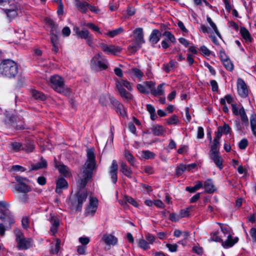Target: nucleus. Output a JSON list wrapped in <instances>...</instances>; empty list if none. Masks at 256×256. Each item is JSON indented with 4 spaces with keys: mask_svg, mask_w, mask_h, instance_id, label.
Returning a JSON list of instances; mask_svg holds the SVG:
<instances>
[{
    "mask_svg": "<svg viewBox=\"0 0 256 256\" xmlns=\"http://www.w3.org/2000/svg\"><path fill=\"white\" fill-rule=\"evenodd\" d=\"M124 200H125L126 202L136 207H137L138 206L137 202L135 201V200L134 198H132L131 197L125 196H124Z\"/></svg>",
    "mask_w": 256,
    "mask_h": 256,
    "instance_id": "54",
    "label": "nucleus"
},
{
    "mask_svg": "<svg viewBox=\"0 0 256 256\" xmlns=\"http://www.w3.org/2000/svg\"><path fill=\"white\" fill-rule=\"evenodd\" d=\"M138 246L141 248L146 250L150 248L149 243L144 238H140L137 240Z\"/></svg>",
    "mask_w": 256,
    "mask_h": 256,
    "instance_id": "35",
    "label": "nucleus"
},
{
    "mask_svg": "<svg viewBox=\"0 0 256 256\" xmlns=\"http://www.w3.org/2000/svg\"><path fill=\"white\" fill-rule=\"evenodd\" d=\"M164 84H159L157 88H154L152 92V94L154 96L163 95L164 93Z\"/></svg>",
    "mask_w": 256,
    "mask_h": 256,
    "instance_id": "28",
    "label": "nucleus"
},
{
    "mask_svg": "<svg viewBox=\"0 0 256 256\" xmlns=\"http://www.w3.org/2000/svg\"><path fill=\"white\" fill-rule=\"evenodd\" d=\"M238 116H240L243 124L245 125L246 126H248V118L246 116L244 108L242 107L240 108Z\"/></svg>",
    "mask_w": 256,
    "mask_h": 256,
    "instance_id": "27",
    "label": "nucleus"
},
{
    "mask_svg": "<svg viewBox=\"0 0 256 256\" xmlns=\"http://www.w3.org/2000/svg\"><path fill=\"white\" fill-rule=\"evenodd\" d=\"M210 156L216 165L220 168H222V158L219 154L218 151L210 152Z\"/></svg>",
    "mask_w": 256,
    "mask_h": 256,
    "instance_id": "11",
    "label": "nucleus"
},
{
    "mask_svg": "<svg viewBox=\"0 0 256 256\" xmlns=\"http://www.w3.org/2000/svg\"><path fill=\"white\" fill-rule=\"evenodd\" d=\"M18 67L16 64L11 60H6L0 64V74L7 78L14 76L18 73Z\"/></svg>",
    "mask_w": 256,
    "mask_h": 256,
    "instance_id": "3",
    "label": "nucleus"
},
{
    "mask_svg": "<svg viewBox=\"0 0 256 256\" xmlns=\"http://www.w3.org/2000/svg\"><path fill=\"white\" fill-rule=\"evenodd\" d=\"M9 204L6 203L5 201H0V214H3L4 215H7L8 214V208Z\"/></svg>",
    "mask_w": 256,
    "mask_h": 256,
    "instance_id": "31",
    "label": "nucleus"
},
{
    "mask_svg": "<svg viewBox=\"0 0 256 256\" xmlns=\"http://www.w3.org/2000/svg\"><path fill=\"white\" fill-rule=\"evenodd\" d=\"M250 235L252 238V240L254 242H256V228H252L250 229Z\"/></svg>",
    "mask_w": 256,
    "mask_h": 256,
    "instance_id": "64",
    "label": "nucleus"
},
{
    "mask_svg": "<svg viewBox=\"0 0 256 256\" xmlns=\"http://www.w3.org/2000/svg\"><path fill=\"white\" fill-rule=\"evenodd\" d=\"M152 133L157 136H164L166 129L160 125H154L151 128Z\"/></svg>",
    "mask_w": 256,
    "mask_h": 256,
    "instance_id": "18",
    "label": "nucleus"
},
{
    "mask_svg": "<svg viewBox=\"0 0 256 256\" xmlns=\"http://www.w3.org/2000/svg\"><path fill=\"white\" fill-rule=\"evenodd\" d=\"M118 166L116 160H113L110 168V174L111 179L114 183H116L118 179L117 172Z\"/></svg>",
    "mask_w": 256,
    "mask_h": 256,
    "instance_id": "13",
    "label": "nucleus"
},
{
    "mask_svg": "<svg viewBox=\"0 0 256 256\" xmlns=\"http://www.w3.org/2000/svg\"><path fill=\"white\" fill-rule=\"evenodd\" d=\"M86 155L87 160L84 164V168L78 175V186L79 190L76 196L72 200V206L76 210L81 208L83 202L86 200L87 194L84 188L92 177V170L96 166L94 149H88Z\"/></svg>",
    "mask_w": 256,
    "mask_h": 256,
    "instance_id": "1",
    "label": "nucleus"
},
{
    "mask_svg": "<svg viewBox=\"0 0 256 256\" xmlns=\"http://www.w3.org/2000/svg\"><path fill=\"white\" fill-rule=\"evenodd\" d=\"M102 240L108 246H114L118 242L117 238L111 234H104L102 236Z\"/></svg>",
    "mask_w": 256,
    "mask_h": 256,
    "instance_id": "10",
    "label": "nucleus"
},
{
    "mask_svg": "<svg viewBox=\"0 0 256 256\" xmlns=\"http://www.w3.org/2000/svg\"><path fill=\"white\" fill-rule=\"evenodd\" d=\"M116 88H124L123 86L126 87L128 90L132 91V86H131V84L126 80H118L116 83Z\"/></svg>",
    "mask_w": 256,
    "mask_h": 256,
    "instance_id": "21",
    "label": "nucleus"
},
{
    "mask_svg": "<svg viewBox=\"0 0 256 256\" xmlns=\"http://www.w3.org/2000/svg\"><path fill=\"white\" fill-rule=\"evenodd\" d=\"M237 91L238 95L243 98H246L249 93V90L244 80L238 78L237 80Z\"/></svg>",
    "mask_w": 256,
    "mask_h": 256,
    "instance_id": "8",
    "label": "nucleus"
},
{
    "mask_svg": "<svg viewBox=\"0 0 256 256\" xmlns=\"http://www.w3.org/2000/svg\"><path fill=\"white\" fill-rule=\"evenodd\" d=\"M86 246H82V245L78 246L77 248V252L80 254H86Z\"/></svg>",
    "mask_w": 256,
    "mask_h": 256,
    "instance_id": "62",
    "label": "nucleus"
},
{
    "mask_svg": "<svg viewBox=\"0 0 256 256\" xmlns=\"http://www.w3.org/2000/svg\"><path fill=\"white\" fill-rule=\"evenodd\" d=\"M185 164H180L179 166L176 168V174L177 176L182 175L185 171L186 170Z\"/></svg>",
    "mask_w": 256,
    "mask_h": 256,
    "instance_id": "50",
    "label": "nucleus"
},
{
    "mask_svg": "<svg viewBox=\"0 0 256 256\" xmlns=\"http://www.w3.org/2000/svg\"><path fill=\"white\" fill-rule=\"evenodd\" d=\"M130 72L138 78H142L144 76L143 72L140 70L136 68L131 69Z\"/></svg>",
    "mask_w": 256,
    "mask_h": 256,
    "instance_id": "44",
    "label": "nucleus"
},
{
    "mask_svg": "<svg viewBox=\"0 0 256 256\" xmlns=\"http://www.w3.org/2000/svg\"><path fill=\"white\" fill-rule=\"evenodd\" d=\"M9 148L10 150L15 152H18L24 149V148L22 146V144L18 142H12L10 144Z\"/></svg>",
    "mask_w": 256,
    "mask_h": 256,
    "instance_id": "29",
    "label": "nucleus"
},
{
    "mask_svg": "<svg viewBox=\"0 0 256 256\" xmlns=\"http://www.w3.org/2000/svg\"><path fill=\"white\" fill-rule=\"evenodd\" d=\"M220 145V140L214 139L213 144L211 146L210 152L218 151L216 149Z\"/></svg>",
    "mask_w": 256,
    "mask_h": 256,
    "instance_id": "58",
    "label": "nucleus"
},
{
    "mask_svg": "<svg viewBox=\"0 0 256 256\" xmlns=\"http://www.w3.org/2000/svg\"><path fill=\"white\" fill-rule=\"evenodd\" d=\"M123 32V28H119L117 29L112 30L108 32L106 34V35L110 36L111 38H113L116 36L118 35Z\"/></svg>",
    "mask_w": 256,
    "mask_h": 256,
    "instance_id": "46",
    "label": "nucleus"
},
{
    "mask_svg": "<svg viewBox=\"0 0 256 256\" xmlns=\"http://www.w3.org/2000/svg\"><path fill=\"white\" fill-rule=\"evenodd\" d=\"M115 99L111 97L108 94H104L100 95L99 99L100 104L102 106H106L109 102L112 104V100Z\"/></svg>",
    "mask_w": 256,
    "mask_h": 256,
    "instance_id": "20",
    "label": "nucleus"
},
{
    "mask_svg": "<svg viewBox=\"0 0 256 256\" xmlns=\"http://www.w3.org/2000/svg\"><path fill=\"white\" fill-rule=\"evenodd\" d=\"M28 184H18L16 186V190L21 192L26 193L30 191V188L28 185Z\"/></svg>",
    "mask_w": 256,
    "mask_h": 256,
    "instance_id": "37",
    "label": "nucleus"
},
{
    "mask_svg": "<svg viewBox=\"0 0 256 256\" xmlns=\"http://www.w3.org/2000/svg\"><path fill=\"white\" fill-rule=\"evenodd\" d=\"M203 184L200 181H198L197 184L194 186H188L186 188V190L190 192H194L196 190L202 188Z\"/></svg>",
    "mask_w": 256,
    "mask_h": 256,
    "instance_id": "36",
    "label": "nucleus"
},
{
    "mask_svg": "<svg viewBox=\"0 0 256 256\" xmlns=\"http://www.w3.org/2000/svg\"><path fill=\"white\" fill-rule=\"evenodd\" d=\"M146 239L147 240V242L149 243V244L150 245L153 244L156 238L154 236L150 234H147L146 235Z\"/></svg>",
    "mask_w": 256,
    "mask_h": 256,
    "instance_id": "60",
    "label": "nucleus"
},
{
    "mask_svg": "<svg viewBox=\"0 0 256 256\" xmlns=\"http://www.w3.org/2000/svg\"><path fill=\"white\" fill-rule=\"evenodd\" d=\"M250 126L253 134L256 136V114H253L250 118Z\"/></svg>",
    "mask_w": 256,
    "mask_h": 256,
    "instance_id": "39",
    "label": "nucleus"
},
{
    "mask_svg": "<svg viewBox=\"0 0 256 256\" xmlns=\"http://www.w3.org/2000/svg\"><path fill=\"white\" fill-rule=\"evenodd\" d=\"M204 186L206 192L208 193H212L216 190L214 186L210 179H208L204 182Z\"/></svg>",
    "mask_w": 256,
    "mask_h": 256,
    "instance_id": "23",
    "label": "nucleus"
},
{
    "mask_svg": "<svg viewBox=\"0 0 256 256\" xmlns=\"http://www.w3.org/2000/svg\"><path fill=\"white\" fill-rule=\"evenodd\" d=\"M50 222L52 224L50 231L54 234L57 232L58 228L60 225L58 220L56 218L52 216L50 219Z\"/></svg>",
    "mask_w": 256,
    "mask_h": 256,
    "instance_id": "25",
    "label": "nucleus"
},
{
    "mask_svg": "<svg viewBox=\"0 0 256 256\" xmlns=\"http://www.w3.org/2000/svg\"><path fill=\"white\" fill-rule=\"evenodd\" d=\"M50 82L52 87L57 92L64 94L68 93L69 90L65 87L63 78L59 76H51Z\"/></svg>",
    "mask_w": 256,
    "mask_h": 256,
    "instance_id": "5",
    "label": "nucleus"
},
{
    "mask_svg": "<svg viewBox=\"0 0 256 256\" xmlns=\"http://www.w3.org/2000/svg\"><path fill=\"white\" fill-rule=\"evenodd\" d=\"M189 212L190 209L188 208L181 210L179 214L180 218L188 216Z\"/></svg>",
    "mask_w": 256,
    "mask_h": 256,
    "instance_id": "61",
    "label": "nucleus"
},
{
    "mask_svg": "<svg viewBox=\"0 0 256 256\" xmlns=\"http://www.w3.org/2000/svg\"><path fill=\"white\" fill-rule=\"evenodd\" d=\"M83 25L90 28H91L92 30H94V32H96L99 33H100V28L97 26H96L92 23H87V24L84 23Z\"/></svg>",
    "mask_w": 256,
    "mask_h": 256,
    "instance_id": "56",
    "label": "nucleus"
},
{
    "mask_svg": "<svg viewBox=\"0 0 256 256\" xmlns=\"http://www.w3.org/2000/svg\"><path fill=\"white\" fill-rule=\"evenodd\" d=\"M18 8L14 4H12L10 6V8H6L5 12L8 16L10 18L16 17L18 14Z\"/></svg>",
    "mask_w": 256,
    "mask_h": 256,
    "instance_id": "15",
    "label": "nucleus"
},
{
    "mask_svg": "<svg viewBox=\"0 0 256 256\" xmlns=\"http://www.w3.org/2000/svg\"><path fill=\"white\" fill-rule=\"evenodd\" d=\"M78 241L82 245L86 246L89 243L90 240L88 237L82 236L79 238Z\"/></svg>",
    "mask_w": 256,
    "mask_h": 256,
    "instance_id": "57",
    "label": "nucleus"
},
{
    "mask_svg": "<svg viewBox=\"0 0 256 256\" xmlns=\"http://www.w3.org/2000/svg\"><path fill=\"white\" fill-rule=\"evenodd\" d=\"M120 171L126 176L130 178L132 174L131 170L128 167L126 164L122 162L120 164Z\"/></svg>",
    "mask_w": 256,
    "mask_h": 256,
    "instance_id": "30",
    "label": "nucleus"
},
{
    "mask_svg": "<svg viewBox=\"0 0 256 256\" xmlns=\"http://www.w3.org/2000/svg\"><path fill=\"white\" fill-rule=\"evenodd\" d=\"M144 84L148 92L150 91L152 94V92L155 87L156 83L152 81H148L144 82Z\"/></svg>",
    "mask_w": 256,
    "mask_h": 256,
    "instance_id": "48",
    "label": "nucleus"
},
{
    "mask_svg": "<svg viewBox=\"0 0 256 256\" xmlns=\"http://www.w3.org/2000/svg\"><path fill=\"white\" fill-rule=\"evenodd\" d=\"M80 38H84L86 40V42L90 47H92L93 44V36L90 34L89 32L86 30H81L80 35L78 36Z\"/></svg>",
    "mask_w": 256,
    "mask_h": 256,
    "instance_id": "14",
    "label": "nucleus"
},
{
    "mask_svg": "<svg viewBox=\"0 0 256 256\" xmlns=\"http://www.w3.org/2000/svg\"><path fill=\"white\" fill-rule=\"evenodd\" d=\"M32 96L36 99L42 100H45L46 97L44 95L39 91L35 90H32Z\"/></svg>",
    "mask_w": 256,
    "mask_h": 256,
    "instance_id": "40",
    "label": "nucleus"
},
{
    "mask_svg": "<svg viewBox=\"0 0 256 256\" xmlns=\"http://www.w3.org/2000/svg\"><path fill=\"white\" fill-rule=\"evenodd\" d=\"M137 88L138 90L141 93L145 94H148V90L146 88L144 82L143 84H138L137 85Z\"/></svg>",
    "mask_w": 256,
    "mask_h": 256,
    "instance_id": "53",
    "label": "nucleus"
},
{
    "mask_svg": "<svg viewBox=\"0 0 256 256\" xmlns=\"http://www.w3.org/2000/svg\"><path fill=\"white\" fill-rule=\"evenodd\" d=\"M98 46L106 54L116 55L120 52L122 48L118 46H115L112 44H107L104 42H100Z\"/></svg>",
    "mask_w": 256,
    "mask_h": 256,
    "instance_id": "7",
    "label": "nucleus"
},
{
    "mask_svg": "<svg viewBox=\"0 0 256 256\" xmlns=\"http://www.w3.org/2000/svg\"><path fill=\"white\" fill-rule=\"evenodd\" d=\"M6 215L0 214V236L4 234L6 228H4L5 220Z\"/></svg>",
    "mask_w": 256,
    "mask_h": 256,
    "instance_id": "33",
    "label": "nucleus"
},
{
    "mask_svg": "<svg viewBox=\"0 0 256 256\" xmlns=\"http://www.w3.org/2000/svg\"><path fill=\"white\" fill-rule=\"evenodd\" d=\"M60 240L57 238L56 241L51 244V248L50 252L52 254H56L58 253L60 248Z\"/></svg>",
    "mask_w": 256,
    "mask_h": 256,
    "instance_id": "26",
    "label": "nucleus"
},
{
    "mask_svg": "<svg viewBox=\"0 0 256 256\" xmlns=\"http://www.w3.org/2000/svg\"><path fill=\"white\" fill-rule=\"evenodd\" d=\"M206 20H207V22L210 24V25L211 26L212 28L214 30V32L216 33V34L218 37L220 38L221 37L220 34V32H218V30L217 26H216V24L212 22V20L211 19V18L210 17H209V16H207L206 17Z\"/></svg>",
    "mask_w": 256,
    "mask_h": 256,
    "instance_id": "38",
    "label": "nucleus"
},
{
    "mask_svg": "<svg viewBox=\"0 0 256 256\" xmlns=\"http://www.w3.org/2000/svg\"><path fill=\"white\" fill-rule=\"evenodd\" d=\"M161 33L158 30H154L150 37V41L152 44H156L160 40Z\"/></svg>",
    "mask_w": 256,
    "mask_h": 256,
    "instance_id": "19",
    "label": "nucleus"
},
{
    "mask_svg": "<svg viewBox=\"0 0 256 256\" xmlns=\"http://www.w3.org/2000/svg\"><path fill=\"white\" fill-rule=\"evenodd\" d=\"M166 248L169 250L171 252H176L178 250V245L176 244H166Z\"/></svg>",
    "mask_w": 256,
    "mask_h": 256,
    "instance_id": "59",
    "label": "nucleus"
},
{
    "mask_svg": "<svg viewBox=\"0 0 256 256\" xmlns=\"http://www.w3.org/2000/svg\"><path fill=\"white\" fill-rule=\"evenodd\" d=\"M154 154L148 150H144L142 152L141 157L144 159H148L154 158Z\"/></svg>",
    "mask_w": 256,
    "mask_h": 256,
    "instance_id": "51",
    "label": "nucleus"
},
{
    "mask_svg": "<svg viewBox=\"0 0 256 256\" xmlns=\"http://www.w3.org/2000/svg\"><path fill=\"white\" fill-rule=\"evenodd\" d=\"M232 98L230 95H226L224 98H221L220 100V103L222 105L226 104V102L228 104H231L232 102Z\"/></svg>",
    "mask_w": 256,
    "mask_h": 256,
    "instance_id": "52",
    "label": "nucleus"
},
{
    "mask_svg": "<svg viewBox=\"0 0 256 256\" xmlns=\"http://www.w3.org/2000/svg\"><path fill=\"white\" fill-rule=\"evenodd\" d=\"M240 33L242 36L247 42H251L252 38L248 31L244 28H241Z\"/></svg>",
    "mask_w": 256,
    "mask_h": 256,
    "instance_id": "32",
    "label": "nucleus"
},
{
    "mask_svg": "<svg viewBox=\"0 0 256 256\" xmlns=\"http://www.w3.org/2000/svg\"><path fill=\"white\" fill-rule=\"evenodd\" d=\"M121 97L126 100H130L132 99L133 96L128 92L124 88H117Z\"/></svg>",
    "mask_w": 256,
    "mask_h": 256,
    "instance_id": "24",
    "label": "nucleus"
},
{
    "mask_svg": "<svg viewBox=\"0 0 256 256\" xmlns=\"http://www.w3.org/2000/svg\"><path fill=\"white\" fill-rule=\"evenodd\" d=\"M90 65L96 71L105 70L108 68V62L101 52L96 54L92 58Z\"/></svg>",
    "mask_w": 256,
    "mask_h": 256,
    "instance_id": "4",
    "label": "nucleus"
},
{
    "mask_svg": "<svg viewBox=\"0 0 256 256\" xmlns=\"http://www.w3.org/2000/svg\"><path fill=\"white\" fill-rule=\"evenodd\" d=\"M75 6L82 13L85 14L86 12L89 4L86 2H81L79 0H75Z\"/></svg>",
    "mask_w": 256,
    "mask_h": 256,
    "instance_id": "17",
    "label": "nucleus"
},
{
    "mask_svg": "<svg viewBox=\"0 0 256 256\" xmlns=\"http://www.w3.org/2000/svg\"><path fill=\"white\" fill-rule=\"evenodd\" d=\"M15 234L17 248L18 250H27L32 247L33 241L31 238H25L19 230L16 231Z\"/></svg>",
    "mask_w": 256,
    "mask_h": 256,
    "instance_id": "6",
    "label": "nucleus"
},
{
    "mask_svg": "<svg viewBox=\"0 0 256 256\" xmlns=\"http://www.w3.org/2000/svg\"><path fill=\"white\" fill-rule=\"evenodd\" d=\"M56 167L58 168L59 172L65 176H68L70 174L69 168L64 164H60L59 166H56Z\"/></svg>",
    "mask_w": 256,
    "mask_h": 256,
    "instance_id": "34",
    "label": "nucleus"
},
{
    "mask_svg": "<svg viewBox=\"0 0 256 256\" xmlns=\"http://www.w3.org/2000/svg\"><path fill=\"white\" fill-rule=\"evenodd\" d=\"M58 32L56 30V28H53L51 32V42L52 44L58 43Z\"/></svg>",
    "mask_w": 256,
    "mask_h": 256,
    "instance_id": "42",
    "label": "nucleus"
},
{
    "mask_svg": "<svg viewBox=\"0 0 256 256\" xmlns=\"http://www.w3.org/2000/svg\"><path fill=\"white\" fill-rule=\"evenodd\" d=\"M134 37L137 42L144 43L142 30L141 28H136L134 32Z\"/></svg>",
    "mask_w": 256,
    "mask_h": 256,
    "instance_id": "22",
    "label": "nucleus"
},
{
    "mask_svg": "<svg viewBox=\"0 0 256 256\" xmlns=\"http://www.w3.org/2000/svg\"><path fill=\"white\" fill-rule=\"evenodd\" d=\"M168 124H176L179 122V120L178 119V118L176 115L173 116L171 118H169L168 120Z\"/></svg>",
    "mask_w": 256,
    "mask_h": 256,
    "instance_id": "55",
    "label": "nucleus"
},
{
    "mask_svg": "<svg viewBox=\"0 0 256 256\" xmlns=\"http://www.w3.org/2000/svg\"><path fill=\"white\" fill-rule=\"evenodd\" d=\"M238 240V237L232 238L228 228L226 226H221V232H212L210 239L211 241L222 242V246L226 248L232 246Z\"/></svg>",
    "mask_w": 256,
    "mask_h": 256,
    "instance_id": "2",
    "label": "nucleus"
},
{
    "mask_svg": "<svg viewBox=\"0 0 256 256\" xmlns=\"http://www.w3.org/2000/svg\"><path fill=\"white\" fill-rule=\"evenodd\" d=\"M98 206V200L94 197H90V204L86 210V214L88 216H94L96 212Z\"/></svg>",
    "mask_w": 256,
    "mask_h": 256,
    "instance_id": "9",
    "label": "nucleus"
},
{
    "mask_svg": "<svg viewBox=\"0 0 256 256\" xmlns=\"http://www.w3.org/2000/svg\"><path fill=\"white\" fill-rule=\"evenodd\" d=\"M200 50L202 52V54L206 56H208L210 54V50L206 46H201Z\"/></svg>",
    "mask_w": 256,
    "mask_h": 256,
    "instance_id": "63",
    "label": "nucleus"
},
{
    "mask_svg": "<svg viewBox=\"0 0 256 256\" xmlns=\"http://www.w3.org/2000/svg\"><path fill=\"white\" fill-rule=\"evenodd\" d=\"M224 66L228 70L232 71L234 68L233 64L228 58L222 59Z\"/></svg>",
    "mask_w": 256,
    "mask_h": 256,
    "instance_id": "43",
    "label": "nucleus"
},
{
    "mask_svg": "<svg viewBox=\"0 0 256 256\" xmlns=\"http://www.w3.org/2000/svg\"><path fill=\"white\" fill-rule=\"evenodd\" d=\"M112 108L116 110V112L122 116L126 115V112L124 106L116 99L112 100Z\"/></svg>",
    "mask_w": 256,
    "mask_h": 256,
    "instance_id": "12",
    "label": "nucleus"
},
{
    "mask_svg": "<svg viewBox=\"0 0 256 256\" xmlns=\"http://www.w3.org/2000/svg\"><path fill=\"white\" fill-rule=\"evenodd\" d=\"M124 156L128 160V162L130 164H134L135 159L130 152L126 150L124 153Z\"/></svg>",
    "mask_w": 256,
    "mask_h": 256,
    "instance_id": "47",
    "label": "nucleus"
},
{
    "mask_svg": "<svg viewBox=\"0 0 256 256\" xmlns=\"http://www.w3.org/2000/svg\"><path fill=\"white\" fill-rule=\"evenodd\" d=\"M142 43L141 42H136L134 44H132L128 48V50L131 52H136L138 49H139L141 47V44Z\"/></svg>",
    "mask_w": 256,
    "mask_h": 256,
    "instance_id": "45",
    "label": "nucleus"
},
{
    "mask_svg": "<svg viewBox=\"0 0 256 256\" xmlns=\"http://www.w3.org/2000/svg\"><path fill=\"white\" fill-rule=\"evenodd\" d=\"M47 166V163L46 160H42L40 162L32 165V170H38L42 168H46Z\"/></svg>",
    "mask_w": 256,
    "mask_h": 256,
    "instance_id": "41",
    "label": "nucleus"
},
{
    "mask_svg": "<svg viewBox=\"0 0 256 256\" xmlns=\"http://www.w3.org/2000/svg\"><path fill=\"white\" fill-rule=\"evenodd\" d=\"M163 36H165L166 38L172 42H176V38L170 32L166 31L163 34Z\"/></svg>",
    "mask_w": 256,
    "mask_h": 256,
    "instance_id": "49",
    "label": "nucleus"
},
{
    "mask_svg": "<svg viewBox=\"0 0 256 256\" xmlns=\"http://www.w3.org/2000/svg\"><path fill=\"white\" fill-rule=\"evenodd\" d=\"M68 184L64 178H58L56 181V192L60 194L63 190L68 188Z\"/></svg>",
    "mask_w": 256,
    "mask_h": 256,
    "instance_id": "16",
    "label": "nucleus"
}]
</instances>
